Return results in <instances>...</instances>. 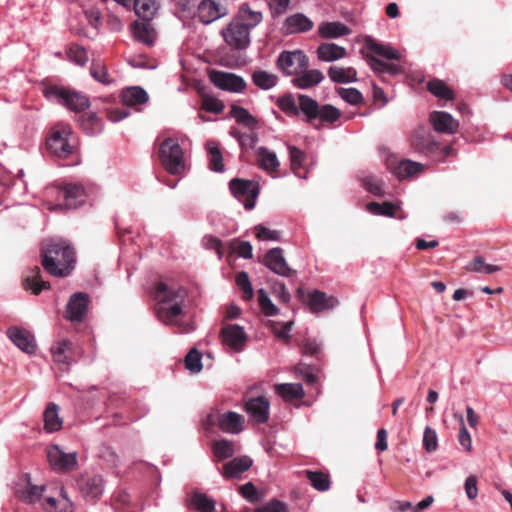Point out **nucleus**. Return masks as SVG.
<instances>
[{
    "instance_id": "052dcab7",
    "label": "nucleus",
    "mask_w": 512,
    "mask_h": 512,
    "mask_svg": "<svg viewBox=\"0 0 512 512\" xmlns=\"http://www.w3.org/2000/svg\"><path fill=\"white\" fill-rule=\"evenodd\" d=\"M229 248L240 257L246 259L252 258V245L247 241L234 240L230 243Z\"/></svg>"
},
{
    "instance_id": "f8f14e48",
    "label": "nucleus",
    "mask_w": 512,
    "mask_h": 512,
    "mask_svg": "<svg viewBox=\"0 0 512 512\" xmlns=\"http://www.w3.org/2000/svg\"><path fill=\"white\" fill-rule=\"evenodd\" d=\"M227 14L228 9L223 0H202L198 5L196 17L207 25Z\"/></svg>"
},
{
    "instance_id": "e2e57ef3",
    "label": "nucleus",
    "mask_w": 512,
    "mask_h": 512,
    "mask_svg": "<svg viewBox=\"0 0 512 512\" xmlns=\"http://www.w3.org/2000/svg\"><path fill=\"white\" fill-rule=\"evenodd\" d=\"M254 512H288V508L285 503L273 499L265 505L256 508Z\"/></svg>"
},
{
    "instance_id": "37998d69",
    "label": "nucleus",
    "mask_w": 512,
    "mask_h": 512,
    "mask_svg": "<svg viewBox=\"0 0 512 512\" xmlns=\"http://www.w3.org/2000/svg\"><path fill=\"white\" fill-rule=\"evenodd\" d=\"M427 90L435 97L445 100L454 99V92L452 91V89L444 81L440 79L435 78L428 81Z\"/></svg>"
},
{
    "instance_id": "79ce46f5",
    "label": "nucleus",
    "mask_w": 512,
    "mask_h": 512,
    "mask_svg": "<svg viewBox=\"0 0 512 512\" xmlns=\"http://www.w3.org/2000/svg\"><path fill=\"white\" fill-rule=\"evenodd\" d=\"M136 14L144 19L150 20L159 8L157 0H132Z\"/></svg>"
},
{
    "instance_id": "cd10ccee",
    "label": "nucleus",
    "mask_w": 512,
    "mask_h": 512,
    "mask_svg": "<svg viewBox=\"0 0 512 512\" xmlns=\"http://www.w3.org/2000/svg\"><path fill=\"white\" fill-rule=\"evenodd\" d=\"M23 481L25 482V487L20 488L18 485L16 488L15 493L17 497L28 504H33L40 500L44 491V486L32 485L27 476L24 477Z\"/></svg>"
},
{
    "instance_id": "0e129e2a",
    "label": "nucleus",
    "mask_w": 512,
    "mask_h": 512,
    "mask_svg": "<svg viewBox=\"0 0 512 512\" xmlns=\"http://www.w3.org/2000/svg\"><path fill=\"white\" fill-rule=\"evenodd\" d=\"M202 107L208 112L220 113L224 109V104L214 97L205 96L202 100Z\"/></svg>"
},
{
    "instance_id": "aec40b11",
    "label": "nucleus",
    "mask_w": 512,
    "mask_h": 512,
    "mask_svg": "<svg viewBox=\"0 0 512 512\" xmlns=\"http://www.w3.org/2000/svg\"><path fill=\"white\" fill-rule=\"evenodd\" d=\"M269 401L264 396L249 398L245 401V411L258 424L269 419Z\"/></svg>"
},
{
    "instance_id": "393cba45",
    "label": "nucleus",
    "mask_w": 512,
    "mask_h": 512,
    "mask_svg": "<svg viewBox=\"0 0 512 512\" xmlns=\"http://www.w3.org/2000/svg\"><path fill=\"white\" fill-rule=\"evenodd\" d=\"M53 361L58 365L69 366L73 361V343L68 339H62L51 346Z\"/></svg>"
},
{
    "instance_id": "0eeeda50",
    "label": "nucleus",
    "mask_w": 512,
    "mask_h": 512,
    "mask_svg": "<svg viewBox=\"0 0 512 512\" xmlns=\"http://www.w3.org/2000/svg\"><path fill=\"white\" fill-rule=\"evenodd\" d=\"M72 128L69 124L55 125L47 139V149L59 158H67L74 153L75 146L71 142Z\"/></svg>"
},
{
    "instance_id": "6e6552de",
    "label": "nucleus",
    "mask_w": 512,
    "mask_h": 512,
    "mask_svg": "<svg viewBox=\"0 0 512 512\" xmlns=\"http://www.w3.org/2000/svg\"><path fill=\"white\" fill-rule=\"evenodd\" d=\"M158 154L161 165L170 174L177 175L184 170L183 150L177 140L166 138L160 144Z\"/></svg>"
},
{
    "instance_id": "6e6d98bb",
    "label": "nucleus",
    "mask_w": 512,
    "mask_h": 512,
    "mask_svg": "<svg viewBox=\"0 0 512 512\" xmlns=\"http://www.w3.org/2000/svg\"><path fill=\"white\" fill-rule=\"evenodd\" d=\"M289 156L291 162V168L296 175H298V170L303 167V164L306 160V154L300 150L299 148L289 145Z\"/></svg>"
},
{
    "instance_id": "c9c22d12",
    "label": "nucleus",
    "mask_w": 512,
    "mask_h": 512,
    "mask_svg": "<svg viewBox=\"0 0 512 512\" xmlns=\"http://www.w3.org/2000/svg\"><path fill=\"white\" fill-rule=\"evenodd\" d=\"M58 406L55 403H49L44 411V429L49 432H56L62 428L63 421L58 414Z\"/></svg>"
},
{
    "instance_id": "423d86ee",
    "label": "nucleus",
    "mask_w": 512,
    "mask_h": 512,
    "mask_svg": "<svg viewBox=\"0 0 512 512\" xmlns=\"http://www.w3.org/2000/svg\"><path fill=\"white\" fill-rule=\"evenodd\" d=\"M44 95L48 99H55L73 112L84 111L90 105L89 99L85 95L63 86L49 85L44 89Z\"/></svg>"
},
{
    "instance_id": "de8ad7c7",
    "label": "nucleus",
    "mask_w": 512,
    "mask_h": 512,
    "mask_svg": "<svg viewBox=\"0 0 512 512\" xmlns=\"http://www.w3.org/2000/svg\"><path fill=\"white\" fill-rule=\"evenodd\" d=\"M306 477L311 485L319 491H326L330 487V479L327 473L322 471H305Z\"/></svg>"
},
{
    "instance_id": "8fccbe9b",
    "label": "nucleus",
    "mask_w": 512,
    "mask_h": 512,
    "mask_svg": "<svg viewBox=\"0 0 512 512\" xmlns=\"http://www.w3.org/2000/svg\"><path fill=\"white\" fill-rule=\"evenodd\" d=\"M212 449L213 453L220 461L232 457L235 453L233 442L225 439L215 441Z\"/></svg>"
},
{
    "instance_id": "a19ab883",
    "label": "nucleus",
    "mask_w": 512,
    "mask_h": 512,
    "mask_svg": "<svg viewBox=\"0 0 512 512\" xmlns=\"http://www.w3.org/2000/svg\"><path fill=\"white\" fill-rule=\"evenodd\" d=\"M230 115L237 123L246 126L247 128L254 130L258 126L257 119L252 116L249 111L241 106L232 105L230 109Z\"/></svg>"
},
{
    "instance_id": "72a5a7b5",
    "label": "nucleus",
    "mask_w": 512,
    "mask_h": 512,
    "mask_svg": "<svg viewBox=\"0 0 512 512\" xmlns=\"http://www.w3.org/2000/svg\"><path fill=\"white\" fill-rule=\"evenodd\" d=\"M42 506L46 512H73V504L65 495L63 489L60 498L48 497L44 500Z\"/></svg>"
},
{
    "instance_id": "a18cd8bd",
    "label": "nucleus",
    "mask_w": 512,
    "mask_h": 512,
    "mask_svg": "<svg viewBox=\"0 0 512 512\" xmlns=\"http://www.w3.org/2000/svg\"><path fill=\"white\" fill-rule=\"evenodd\" d=\"M209 154V167L215 172L224 171L223 156L216 142L210 141L206 144Z\"/></svg>"
},
{
    "instance_id": "f03ea898",
    "label": "nucleus",
    "mask_w": 512,
    "mask_h": 512,
    "mask_svg": "<svg viewBox=\"0 0 512 512\" xmlns=\"http://www.w3.org/2000/svg\"><path fill=\"white\" fill-rule=\"evenodd\" d=\"M40 257L43 269L56 278L69 276L75 268V250L68 241L63 239L42 242Z\"/></svg>"
},
{
    "instance_id": "4c0bfd02",
    "label": "nucleus",
    "mask_w": 512,
    "mask_h": 512,
    "mask_svg": "<svg viewBox=\"0 0 512 512\" xmlns=\"http://www.w3.org/2000/svg\"><path fill=\"white\" fill-rule=\"evenodd\" d=\"M275 392L285 401L299 400L305 395L303 387L299 383H284L275 385Z\"/></svg>"
},
{
    "instance_id": "3c124183",
    "label": "nucleus",
    "mask_w": 512,
    "mask_h": 512,
    "mask_svg": "<svg viewBox=\"0 0 512 512\" xmlns=\"http://www.w3.org/2000/svg\"><path fill=\"white\" fill-rule=\"evenodd\" d=\"M91 76L98 82L108 85L112 79L108 74L107 68L101 61H93L90 67Z\"/></svg>"
},
{
    "instance_id": "6ab92c4d",
    "label": "nucleus",
    "mask_w": 512,
    "mask_h": 512,
    "mask_svg": "<svg viewBox=\"0 0 512 512\" xmlns=\"http://www.w3.org/2000/svg\"><path fill=\"white\" fill-rule=\"evenodd\" d=\"M77 485L83 497L90 501L98 499L103 492V479L99 475H83Z\"/></svg>"
},
{
    "instance_id": "09e8293b",
    "label": "nucleus",
    "mask_w": 512,
    "mask_h": 512,
    "mask_svg": "<svg viewBox=\"0 0 512 512\" xmlns=\"http://www.w3.org/2000/svg\"><path fill=\"white\" fill-rule=\"evenodd\" d=\"M367 210L374 215H381L386 217H394L397 209L399 208L397 205L391 202H370L366 206Z\"/></svg>"
},
{
    "instance_id": "a878e982",
    "label": "nucleus",
    "mask_w": 512,
    "mask_h": 512,
    "mask_svg": "<svg viewBox=\"0 0 512 512\" xmlns=\"http://www.w3.org/2000/svg\"><path fill=\"white\" fill-rule=\"evenodd\" d=\"M364 46L371 53L389 60H399L401 58V54L398 50L389 45L379 43L371 36L365 37Z\"/></svg>"
},
{
    "instance_id": "4d7b16f0",
    "label": "nucleus",
    "mask_w": 512,
    "mask_h": 512,
    "mask_svg": "<svg viewBox=\"0 0 512 512\" xmlns=\"http://www.w3.org/2000/svg\"><path fill=\"white\" fill-rule=\"evenodd\" d=\"M236 284L242 290L243 299L250 300L253 298V288L246 272L242 271L236 275Z\"/></svg>"
},
{
    "instance_id": "338daca9",
    "label": "nucleus",
    "mask_w": 512,
    "mask_h": 512,
    "mask_svg": "<svg viewBox=\"0 0 512 512\" xmlns=\"http://www.w3.org/2000/svg\"><path fill=\"white\" fill-rule=\"evenodd\" d=\"M100 119L95 113L85 114L81 117L80 125L88 133L94 132V127L99 123Z\"/></svg>"
},
{
    "instance_id": "2eb2a0df",
    "label": "nucleus",
    "mask_w": 512,
    "mask_h": 512,
    "mask_svg": "<svg viewBox=\"0 0 512 512\" xmlns=\"http://www.w3.org/2000/svg\"><path fill=\"white\" fill-rule=\"evenodd\" d=\"M220 337L223 344L227 345L235 352L242 351L247 341V335L244 329L236 324L223 325L220 331Z\"/></svg>"
},
{
    "instance_id": "bf43d9fd",
    "label": "nucleus",
    "mask_w": 512,
    "mask_h": 512,
    "mask_svg": "<svg viewBox=\"0 0 512 512\" xmlns=\"http://www.w3.org/2000/svg\"><path fill=\"white\" fill-rule=\"evenodd\" d=\"M338 94L351 105H358L363 102V96L356 88H339Z\"/></svg>"
},
{
    "instance_id": "9b49d317",
    "label": "nucleus",
    "mask_w": 512,
    "mask_h": 512,
    "mask_svg": "<svg viewBox=\"0 0 512 512\" xmlns=\"http://www.w3.org/2000/svg\"><path fill=\"white\" fill-rule=\"evenodd\" d=\"M209 425L217 424L226 433L237 434L243 430L244 417L236 412L228 411L223 414H210L207 417Z\"/></svg>"
},
{
    "instance_id": "f3484780",
    "label": "nucleus",
    "mask_w": 512,
    "mask_h": 512,
    "mask_svg": "<svg viewBox=\"0 0 512 512\" xmlns=\"http://www.w3.org/2000/svg\"><path fill=\"white\" fill-rule=\"evenodd\" d=\"M263 263L267 268L280 276L289 277L296 273V271L287 264L283 250L280 247L268 250L264 256Z\"/></svg>"
},
{
    "instance_id": "7c9ffc66",
    "label": "nucleus",
    "mask_w": 512,
    "mask_h": 512,
    "mask_svg": "<svg viewBox=\"0 0 512 512\" xmlns=\"http://www.w3.org/2000/svg\"><path fill=\"white\" fill-rule=\"evenodd\" d=\"M252 465V460L248 456H242L232 459L223 466V476L226 478H236L241 473L247 471Z\"/></svg>"
},
{
    "instance_id": "5fc2aeb1",
    "label": "nucleus",
    "mask_w": 512,
    "mask_h": 512,
    "mask_svg": "<svg viewBox=\"0 0 512 512\" xmlns=\"http://www.w3.org/2000/svg\"><path fill=\"white\" fill-rule=\"evenodd\" d=\"M258 303L266 316H275L278 314V308L272 303L264 289L258 290Z\"/></svg>"
},
{
    "instance_id": "4be33fe9",
    "label": "nucleus",
    "mask_w": 512,
    "mask_h": 512,
    "mask_svg": "<svg viewBox=\"0 0 512 512\" xmlns=\"http://www.w3.org/2000/svg\"><path fill=\"white\" fill-rule=\"evenodd\" d=\"M59 198L64 200L67 209H74L85 202V189L80 184H67L59 191Z\"/></svg>"
},
{
    "instance_id": "412c9836",
    "label": "nucleus",
    "mask_w": 512,
    "mask_h": 512,
    "mask_svg": "<svg viewBox=\"0 0 512 512\" xmlns=\"http://www.w3.org/2000/svg\"><path fill=\"white\" fill-rule=\"evenodd\" d=\"M22 286L26 291L39 295L43 290H50L51 284L44 281L38 266L30 268L22 278Z\"/></svg>"
},
{
    "instance_id": "e433bc0d",
    "label": "nucleus",
    "mask_w": 512,
    "mask_h": 512,
    "mask_svg": "<svg viewBox=\"0 0 512 512\" xmlns=\"http://www.w3.org/2000/svg\"><path fill=\"white\" fill-rule=\"evenodd\" d=\"M121 100L126 106L141 105L148 101V94L143 88L134 86L122 91Z\"/></svg>"
},
{
    "instance_id": "dca6fc26",
    "label": "nucleus",
    "mask_w": 512,
    "mask_h": 512,
    "mask_svg": "<svg viewBox=\"0 0 512 512\" xmlns=\"http://www.w3.org/2000/svg\"><path fill=\"white\" fill-rule=\"evenodd\" d=\"M47 458L54 469L72 471L77 467V453H65L58 446L48 448Z\"/></svg>"
},
{
    "instance_id": "c756f323",
    "label": "nucleus",
    "mask_w": 512,
    "mask_h": 512,
    "mask_svg": "<svg viewBox=\"0 0 512 512\" xmlns=\"http://www.w3.org/2000/svg\"><path fill=\"white\" fill-rule=\"evenodd\" d=\"M391 171L397 178L406 179L424 171V165L419 162L403 159L391 168Z\"/></svg>"
},
{
    "instance_id": "4468645a",
    "label": "nucleus",
    "mask_w": 512,
    "mask_h": 512,
    "mask_svg": "<svg viewBox=\"0 0 512 512\" xmlns=\"http://www.w3.org/2000/svg\"><path fill=\"white\" fill-rule=\"evenodd\" d=\"M210 81L218 88L231 92H241L245 89L244 79L232 73L212 70L209 73Z\"/></svg>"
},
{
    "instance_id": "864d4df0",
    "label": "nucleus",
    "mask_w": 512,
    "mask_h": 512,
    "mask_svg": "<svg viewBox=\"0 0 512 512\" xmlns=\"http://www.w3.org/2000/svg\"><path fill=\"white\" fill-rule=\"evenodd\" d=\"M184 364L191 373H199L202 370L201 353L192 348L185 356Z\"/></svg>"
},
{
    "instance_id": "49530a36",
    "label": "nucleus",
    "mask_w": 512,
    "mask_h": 512,
    "mask_svg": "<svg viewBox=\"0 0 512 512\" xmlns=\"http://www.w3.org/2000/svg\"><path fill=\"white\" fill-rule=\"evenodd\" d=\"M191 505L198 512H214L215 511V502L211 498H209L206 494L195 492L191 496L190 499Z\"/></svg>"
},
{
    "instance_id": "774afa93",
    "label": "nucleus",
    "mask_w": 512,
    "mask_h": 512,
    "mask_svg": "<svg viewBox=\"0 0 512 512\" xmlns=\"http://www.w3.org/2000/svg\"><path fill=\"white\" fill-rule=\"evenodd\" d=\"M273 294L277 297V299L281 303H288L290 301V293L285 287V284L282 282H276L274 283L272 287Z\"/></svg>"
},
{
    "instance_id": "20e7f679",
    "label": "nucleus",
    "mask_w": 512,
    "mask_h": 512,
    "mask_svg": "<svg viewBox=\"0 0 512 512\" xmlns=\"http://www.w3.org/2000/svg\"><path fill=\"white\" fill-rule=\"evenodd\" d=\"M263 19L262 13L243 4L230 23L222 30L224 41L234 49H246L250 43V31Z\"/></svg>"
},
{
    "instance_id": "ddd939ff",
    "label": "nucleus",
    "mask_w": 512,
    "mask_h": 512,
    "mask_svg": "<svg viewBox=\"0 0 512 512\" xmlns=\"http://www.w3.org/2000/svg\"><path fill=\"white\" fill-rule=\"evenodd\" d=\"M90 298L87 293L76 292L71 295L65 311V318L71 322H82L88 312Z\"/></svg>"
},
{
    "instance_id": "2f4dec72",
    "label": "nucleus",
    "mask_w": 512,
    "mask_h": 512,
    "mask_svg": "<svg viewBox=\"0 0 512 512\" xmlns=\"http://www.w3.org/2000/svg\"><path fill=\"white\" fill-rule=\"evenodd\" d=\"M257 162L261 169L269 174L277 172L280 165L277 156L274 152L265 147H259L256 152Z\"/></svg>"
},
{
    "instance_id": "39448f33",
    "label": "nucleus",
    "mask_w": 512,
    "mask_h": 512,
    "mask_svg": "<svg viewBox=\"0 0 512 512\" xmlns=\"http://www.w3.org/2000/svg\"><path fill=\"white\" fill-rule=\"evenodd\" d=\"M411 147L414 151L432 158L436 162H444L448 157L456 155L452 146L441 147L432 133L425 127H418L411 136Z\"/></svg>"
},
{
    "instance_id": "9d476101",
    "label": "nucleus",
    "mask_w": 512,
    "mask_h": 512,
    "mask_svg": "<svg viewBox=\"0 0 512 512\" xmlns=\"http://www.w3.org/2000/svg\"><path fill=\"white\" fill-rule=\"evenodd\" d=\"M229 189L236 199L243 202L246 210L254 208L259 195L257 184L250 180L234 178L229 182Z\"/></svg>"
},
{
    "instance_id": "b1692460",
    "label": "nucleus",
    "mask_w": 512,
    "mask_h": 512,
    "mask_svg": "<svg viewBox=\"0 0 512 512\" xmlns=\"http://www.w3.org/2000/svg\"><path fill=\"white\" fill-rule=\"evenodd\" d=\"M429 120L435 131L454 134L457 132L459 122L449 113L444 111H434L430 114Z\"/></svg>"
},
{
    "instance_id": "69168bd1",
    "label": "nucleus",
    "mask_w": 512,
    "mask_h": 512,
    "mask_svg": "<svg viewBox=\"0 0 512 512\" xmlns=\"http://www.w3.org/2000/svg\"><path fill=\"white\" fill-rule=\"evenodd\" d=\"M256 237L259 240H279V232L276 230H271L265 226L258 225L255 227Z\"/></svg>"
},
{
    "instance_id": "c85d7f7f",
    "label": "nucleus",
    "mask_w": 512,
    "mask_h": 512,
    "mask_svg": "<svg viewBox=\"0 0 512 512\" xmlns=\"http://www.w3.org/2000/svg\"><path fill=\"white\" fill-rule=\"evenodd\" d=\"M324 79V75L320 70L312 69L304 70L300 74L296 75L292 80L294 86L300 89H308L318 85Z\"/></svg>"
},
{
    "instance_id": "58836bf2",
    "label": "nucleus",
    "mask_w": 512,
    "mask_h": 512,
    "mask_svg": "<svg viewBox=\"0 0 512 512\" xmlns=\"http://www.w3.org/2000/svg\"><path fill=\"white\" fill-rule=\"evenodd\" d=\"M319 34L322 38H338L349 35L351 30L341 22H326L320 25Z\"/></svg>"
},
{
    "instance_id": "13d9d810",
    "label": "nucleus",
    "mask_w": 512,
    "mask_h": 512,
    "mask_svg": "<svg viewBox=\"0 0 512 512\" xmlns=\"http://www.w3.org/2000/svg\"><path fill=\"white\" fill-rule=\"evenodd\" d=\"M67 55L69 59L75 62L77 65H85L88 61V55L86 50L79 45H71L68 48Z\"/></svg>"
},
{
    "instance_id": "f257e3e1",
    "label": "nucleus",
    "mask_w": 512,
    "mask_h": 512,
    "mask_svg": "<svg viewBox=\"0 0 512 512\" xmlns=\"http://www.w3.org/2000/svg\"><path fill=\"white\" fill-rule=\"evenodd\" d=\"M277 106L289 116H298L302 113L305 122L316 129H321L325 124H333L341 117L338 108L330 104L319 105L308 95L298 94V105L294 96L286 93L278 98Z\"/></svg>"
},
{
    "instance_id": "a211bd4d",
    "label": "nucleus",
    "mask_w": 512,
    "mask_h": 512,
    "mask_svg": "<svg viewBox=\"0 0 512 512\" xmlns=\"http://www.w3.org/2000/svg\"><path fill=\"white\" fill-rule=\"evenodd\" d=\"M8 338L20 350L27 354H34L37 348L33 334L18 326H11L7 330Z\"/></svg>"
},
{
    "instance_id": "603ef678",
    "label": "nucleus",
    "mask_w": 512,
    "mask_h": 512,
    "mask_svg": "<svg viewBox=\"0 0 512 512\" xmlns=\"http://www.w3.org/2000/svg\"><path fill=\"white\" fill-rule=\"evenodd\" d=\"M468 270L478 273L492 274L501 270L498 265L485 263L483 257L477 256L468 265Z\"/></svg>"
},
{
    "instance_id": "bb28decb",
    "label": "nucleus",
    "mask_w": 512,
    "mask_h": 512,
    "mask_svg": "<svg viewBox=\"0 0 512 512\" xmlns=\"http://www.w3.org/2000/svg\"><path fill=\"white\" fill-rule=\"evenodd\" d=\"M132 32L135 39L145 45H153L156 39V31L149 20L136 21L132 24Z\"/></svg>"
},
{
    "instance_id": "473e14b6",
    "label": "nucleus",
    "mask_w": 512,
    "mask_h": 512,
    "mask_svg": "<svg viewBox=\"0 0 512 512\" xmlns=\"http://www.w3.org/2000/svg\"><path fill=\"white\" fill-rule=\"evenodd\" d=\"M318 58L322 61L331 62L346 56V49L335 43H322L317 48Z\"/></svg>"
},
{
    "instance_id": "1a4fd4ad",
    "label": "nucleus",
    "mask_w": 512,
    "mask_h": 512,
    "mask_svg": "<svg viewBox=\"0 0 512 512\" xmlns=\"http://www.w3.org/2000/svg\"><path fill=\"white\" fill-rule=\"evenodd\" d=\"M308 66V57L300 50L282 51L276 61L278 70L288 76H296Z\"/></svg>"
},
{
    "instance_id": "5701e85b",
    "label": "nucleus",
    "mask_w": 512,
    "mask_h": 512,
    "mask_svg": "<svg viewBox=\"0 0 512 512\" xmlns=\"http://www.w3.org/2000/svg\"><path fill=\"white\" fill-rule=\"evenodd\" d=\"M307 305L311 312L319 313L325 310H331L339 303L338 299L334 296H328L326 293L313 290L307 296Z\"/></svg>"
},
{
    "instance_id": "f704fd0d",
    "label": "nucleus",
    "mask_w": 512,
    "mask_h": 512,
    "mask_svg": "<svg viewBox=\"0 0 512 512\" xmlns=\"http://www.w3.org/2000/svg\"><path fill=\"white\" fill-rule=\"evenodd\" d=\"M285 27L288 33L307 32L312 29L313 22L304 14L297 13L286 19Z\"/></svg>"
},
{
    "instance_id": "7ed1b4c3",
    "label": "nucleus",
    "mask_w": 512,
    "mask_h": 512,
    "mask_svg": "<svg viewBox=\"0 0 512 512\" xmlns=\"http://www.w3.org/2000/svg\"><path fill=\"white\" fill-rule=\"evenodd\" d=\"M153 296L158 301L155 308L158 320L166 325H176L184 332H189L192 329L178 320V317L183 314L181 303L187 296L184 288L170 287L164 282H158Z\"/></svg>"
},
{
    "instance_id": "ea45409f",
    "label": "nucleus",
    "mask_w": 512,
    "mask_h": 512,
    "mask_svg": "<svg viewBox=\"0 0 512 512\" xmlns=\"http://www.w3.org/2000/svg\"><path fill=\"white\" fill-rule=\"evenodd\" d=\"M328 76L335 83H350L357 81V72L353 67L343 68L331 66L328 69Z\"/></svg>"
},
{
    "instance_id": "c03bdc74",
    "label": "nucleus",
    "mask_w": 512,
    "mask_h": 512,
    "mask_svg": "<svg viewBox=\"0 0 512 512\" xmlns=\"http://www.w3.org/2000/svg\"><path fill=\"white\" fill-rule=\"evenodd\" d=\"M252 81L258 88L268 90L276 86L278 76L264 70H257L252 74Z\"/></svg>"
},
{
    "instance_id": "680f3d73",
    "label": "nucleus",
    "mask_w": 512,
    "mask_h": 512,
    "mask_svg": "<svg viewBox=\"0 0 512 512\" xmlns=\"http://www.w3.org/2000/svg\"><path fill=\"white\" fill-rule=\"evenodd\" d=\"M423 446L429 453L434 452L438 447L437 434L431 427H426L423 435Z\"/></svg>"
}]
</instances>
